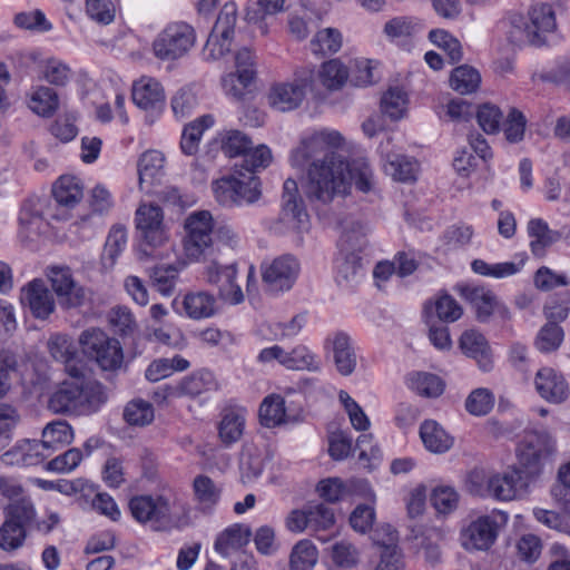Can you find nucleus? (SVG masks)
<instances>
[{"instance_id":"nucleus-1","label":"nucleus","mask_w":570,"mask_h":570,"mask_svg":"<svg viewBox=\"0 0 570 570\" xmlns=\"http://www.w3.org/2000/svg\"><path fill=\"white\" fill-rule=\"evenodd\" d=\"M344 138L337 130L323 129L303 139L291 154V165L304 169L303 188L312 204L328 205L351 194L352 185L362 193L374 186L373 170L364 159L350 163L337 153Z\"/></svg>"},{"instance_id":"nucleus-2","label":"nucleus","mask_w":570,"mask_h":570,"mask_svg":"<svg viewBox=\"0 0 570 570\" xmlns=\"http://www.w3.org/2000/svg\"><path fill=\"white\" fill-rule=\"evenodd\" d=\"M554 451V440L547 432L527 433L517 450L518 464L494 473L487 481L489 494L499 501L519 498L537 476L546 460Z\"/></svg>"},{"instance_id":"nucleus-3","label":"nucleus","mask_w":570,"mask_h":570,"mask_svg":"<svg viewBox=\"0 0 570 570\" xmlns=\"http://www.w3.org/2000/svg\"><path fill=\"white\" fill-rule=\"evenodd\" d=\"M261 183L257 176L245 174L234 166V173L224 176L213 184L216 200L226 207L250 205L261 197Z\"/></svg>"},{"instance_id":"nucleus-4","label":"nucleus","mask_w":570,"mask_h":570,"mask_svg":"<svg viewBox=\"0 0 570 570\" xmlns=\"http://www.w3.org/2000/svg\"><path fill=\"white\" fill-rule=\"evenodd\" d=\"M83 353L94 360L104 371H116L124 361L122 347L118 340L110 337L102 330L91 327L79 337Z\"/></svg>"},{"instance_id":"nucleus-5","label":"nucleus","mask_w":570,"mask_h":570,"mask_svg":"<svg viewBox=\"0 0 570 570\" xmlns=\"http://www.w3.org/2000/svg\"><path fill=\"white\" fill-rule=\"evenodd\" d=\"M213 216L208 210H197L188 215L184 224V252L189 261L198 262L213 255Z\"/></svg>"},{"instance_id":"nucleus-6","label":"nucleus","mask_w":570,"mask_h":570,"mask_svg":"<svg viewBox=\"0 0 570 570\" xmlns=\"http://www.w3.org/2000/svg\"><path fill=\"white\" fill-rule=\"evenodd\" d=\"M195 29L183 21L171 22L153 41V52L164 61L177 60L195 46Z\"/></svg>"},{"instance_id":"nucleus-7","label":"nucleus","mask_w":570,"mask_h":570,"mask_svg":"<svg viewBox=\"0 0 570 570\" xmlns=\"http://www.w3.org/2000/svg\"><path fill=\"white\" fill-rule=\"evenodd\" d=\"M204 271L203 276L206 283L216 286L220 299L237 305L244 302V293L236 283L237 264L235 262L227 263L220 257L207 256L203 258Z\"/></svg>"},{"instance_id":"nucleus-8","label":"nucleus","mask_w":570,"mask_h":570,"mask_svg":"<svg viewBox=\"0 0 570 570\" xmlns=\"http://www.w3.org/2000/svg\"><path fill=\"white\" fill-rule=\"evenodd\" d=\"M136 227L140 232L141 253L148 257L161 258L155 250L168 243V232L164 224V214L159 206L141 205L136 210Z\"/></svg>"},{"instance_id":"nucleus-9","label":"nucleus","mask_w":570,"mask_h":570,"mask_svg":"<svg viewBox=\"0 0 570 570\" xmlns=\"http://www.w3.org/2000/svg\"><path fill=\"white\" fill-rule=\"evenodd\" d=\"M33 504L26 499L12 502L6 509V520L0 527V548L11 552L23 546L26 527L33 520Z\"/></svg>"},{"instance_id":"nucleus-10","label":"nucleus","mask_w":570,"mask_h":570,"mask_svg":"<svg viewBox=\"0 0 570 570\" xmlns=\"http://www.w3.org/2000/svg\"><path fill=\"white\" fill-rule=\"evenodd\" d=\"M128 505L132 518L139 523L150 524L157 531L171 525L170 503L164 495H135Z\"/></svg>"},{"instance_id":"nucleus-11","label":"nucleus","mask_w":570,"mask_h":570,"mask_svg":"<svg viewBox=\"0 0 570 570\" xmlns=\"http://www.w3.org/2000/svg\"><path fill=\"white\" fill-rule=\"evenodd\" d=\"M46 276L61 308H78L85 304L87 299L86 288L73 278L70 267L49 266L46 269Z\"/></svg>"},{"instance_id":"nucleus-12","label":"nucleus","mask_w":570,"mask_h":570,"mask_svg":"<svg viewBox=\"0 0 570 570\" xmlns=\"http://www.w3.org/2000/svg\"><path fill=\"white\" fill-rule=\"evenodd\" d=\"M262 281L266 291L273 294L289 291L299 274V263L292 255H282L262 264Z\"/></svg>"},{"instance_id":"nucleus-13","label":"nucleus","mask_w":570,"mask_h":570,"mask_svg":"<svg viewBox=\"0 0 570 570\" xmlns=\"http://www.w3.org/2000/svg\"><path fill=\"white\" fill-rule=\"evenodd\" d=\"M90 391L100 394V384L98 382H63L51 395L49 407L56 413L75 411L83 405V397L88 399Z\"/></svg>"},{"instance_id":"nucleus-14","label":"nucleus","mask_w":570,"mask_h":570,"mask_svg":"<svg viewBox=\"0 0 570 570\" xmlns=\"http://www.w3.org/2000/svg\"><path fill=\"white\" fill-rule=\"evenodd\" d=\"M20 301L38 320H47L56 311L53 295L40 278H35L22 287Z\"/></svg>"},{"instance_id":"nucleus-15","label":"nucleus","mask_w":570,"mask_h":570,"mask_svg":"<svg viewBox=\"0 0 570 570\" xmlns=\"http://www.w3.org/2000/svg\"><path fill=\"white\" fill-rule=\"evenodd\" d=\"M216 387L214 375L210 371L202 370L185 376L175 385H167L161 390V399L189 397L196 399Z\"/></svg>"},{"instance_id":"nucleus-16","label":"nucleus","mask_w":570,"mask_h":570,"mask_svg":"<svg viewBox=\"0 0 570 570\" xmlns=\"http://www.w3.org/2000/svg\"><path fill=\"white\" fill-rule=\"evenodd\" d=\"M312 78V75L301 79H295L292 82H281L272 87L268 100L273 108L279 111H289L297 108L304 97L306 87Z\"/></svg>"},{"instance_id":"nucleus-17","label":"nucleus","mask_w":570,"mask_h":570,"mask_svg":"<svg viewBox=\"0 0 570 570\" xmlns=\"http://www.w3.org/2000/svg\"><path fill=\"white\" fill-rule=\"evenodd\" d=\"M498 535L497 522L489 515L471 522L462 532V544L468 550H487Z\"/></svg>"},{"instance_id":"nucleus-18","label":"nucleus","mask_w":570,"mask_h":570,"mask_svg":"<svg viewBox=\"0 0 570 570\" xmlns=\"http://www.w3.org/2000/svg\"><path fill=\"white\" fill-rule=\"evenodd\" d=\"M325 345L331 346L337 372L343 376L352 375L357 365V355L351 337L344 332H336L326 338Z\"/></svg>"},{"instance_id":"nucleus-19","label":"nucleus","mask_w":570,"mask_h":570,"mask_svg":"<svg viewBox=\"0 0 570 570\" xmlns=\"http://www.w3.org/2000/svg\"><path fill=\"white\" fill-rule=\"evenodd\" d=\"M534 384L539 395L550 403L559 404L568 399L569 385L566 379L551 367L539 370Z\"/></svg>"},{"instance_id":"nucleus-20","label":"nucleus","mask_w":570,"mask_h":570,"mask_svg":"<svg viewBox=\"0 0 570 570\" xmlns=\"http://www.w3.org/2000/svg\"><path fill=\"white\" fill-rule=\"evenodd\" d=\"M132 101L140 109L159 112L165 105V94L160 82L150 77H141L134 82Z\"/></svg>"},{"instance_id":"nucleus-21","label":"nucleus","mask_w":570,"mask_h":570,"mask_svg":"<svg viewBox=\"0 0 570 570\" xmlns=\"http://www.w3.org/2000/svg\"><path fill=\"white\" fill-rule=\"evenodd\" d=\"M47 458L48 453L42 452L37 440L24 439L6 451L0 460L9 466H33L42 463Z\"/></svg>"},{"instance_id":"nucleus-22","label":"nucleus","mask_w":570,"mask_h":570,"mask_svg":"<svg viewBox=\"0 0 570 570\" xmlns=\"http://www.w3.org/2000/svg\"><path fill=\"white\" fill-rule=\"evenodd\" d=\"M282 213L297 228H304L308 222V214L299 195L297 183L292 178L286 179L283 184Z\"/></svg>"},{"instance_id":"nucleus-23","label":"nucleus","mask_w":570,"mask_h":570,"mask_svg":"<svg viewBox=\"0 0 570 570\" xmlns=\"http://www.w3.org/2000/svg\"><path fill=\"white\" fill-rule=\"evenodd\" d=\"M460 293L462 297L473 306L480 322L488 321L495 309L505 312V308L500 305L497 296L488 288L464 285L460 287Z\"/></svg>"},{"instance_id":"nucleus-24","label":"nucleus","mask_w":570,"mask_h":570,"mask_svg":"<svg viewBox=\"0 0 570 570\" xmlns=\"http://www.w3.org/2000/svg\"><path fill=\"white\" fill-rule=\"evenodd\" d=\"M52 196L57 206L62 209L61 214H55L57 219L67 218L66 210L73 208L82 198V187L73 176H61L52 187Z\"/></svg>"},{"instance_id":"nucleus-25","label":"nucleus","mask_w":570,"mask_h":570,"mask_svg":"<svg viewBox=\"0 0 570 570\" xmlns=\"http://www.w3.org/2000/svg\"><path fill=\"white\" fill-rule=\"evenodd\" d=\"M460 348L462 352L476 361L479 368L489 372L493 367L491 348L485 337L474 331H465L460 338Z\"/></svg>"},{"instance_id":"nucleus-26","label":"nucleus","mask_w":570,"mask_h":570,"mask_svg":"<svg viewBox=\"0 0 570 570\" xmlns=\"http://www.w3.org/2000/svg\"><path fill=\"white\" fill-rule=\"evenodd\" d=\"M527 232L530 237V250L539 258L547 254V249L562 238L559 230L551 229L542 218H532L529 220Z\"/></svg>"},{"instance_id":"nucleus-27","label":"nucleus","mask_w":570,"mask_h":570,"mask_svg":"<svg viewBox=\"0 0 570 570\" xmlns=\"http://www.w3.org/2000/svg\"><path fill=\"white\" fill-rule=\"evenodd\" d=\"M73 440V431L67 421L57 420L48 423L38 441L43 453H48V458L57 450L69 445Z\"/></svg>"},{"instance_id":"nucleus-28","label":"nucleus","mask_w":570,"mask_h":570,"mask_svg":"<svg viewBox=\"0 0 570 570\" xmlns=\"http://www.w3.org/2000/svg\"><path fill=\"white\" fill-rule=\"evenodd\" d=\"M420 438L425 449L436 454L448 452L454 444V438L434 420H425L421 424Z\"/></svg>"},{"instance_id":"nucleus-29","label":"nucleus","mask_w":570,"mask_h":570,"mask_svg":"<svg viewBox=\"0 0 570 570\" xmlns=\"http://www.w3.org/2000/svg\"><path fill=\"white\" fill-rule=\"evenodd\" d=\"M246 422L244 409L229 407L222 413L218 425V435L225 445L236 443L243 435Z\"/></svg>"},{"instance_id":"nucleus-30","label":"nucleus","mask_w":570,"mask_h":570,"mask_svg":"<svg viewBox=\"0 0 570 570\" xmlns=\"http://www.w3.org/2000/svg\"><path fill=\"white\" fill-rule=\"evenodd\" d=\"M360 561V552L348 541H338L328 548L325 561L327 570H353Z\"/></svg>"},{"instance_id":"nucleus-31","label":"nucleus","mask_w":570,"mask_h":570,"mask_svg":"<svg viewBox=\"0 0 570 570\" xmlns=\"http://www.w3.org/2000/svg\"><path fill=\"white\" fill-rule=\"evenodd\" d=\"M406 386L422 397H439L445 384L440 376L429 372H411L405 379Z\"/></svg>"},{"instance_id":"nucleus-32","label":"nucleus","mask_w":570,"mask_h":570,"mask_svg":"<svg viewBox=\"0 0 570 570\" xmlns=\"http://www.w3.org/2000/svg\"><path fill=\"white\" fill-rule=\"evenodd\" d=\"M181 305L186 316L191 320L209 318L216 313V298L207 292L187 293Z\"/></svg>"},{"instance_id":"nucleus-33","label":"nucleus","mask_w":570,"mask_h":570,"mask_svg":"<svg viewBox=\"0 0 570 570\" xmlns=\"http://www.w3.org/2000/svg\"><path fill=\"white\" fill-rule=\"evenodd\" d=\"M259 421L268 429L292 422L286 412L284 397L278 394L266 396L259 406Z\"/></svg>"},{"instance_id":"nucleus-34","label":"nucleus","mask_w":570,"mask_h":570,"mask_svg":"<svg viewBox=\"0 0 570 570\" xmlns=\"http://www.w3.org/2000/svg\"><path fill=\"white\" fill-rule=\"evenodd\" d=\"M252 532L248 527L243 524H234L224 530L215 541V550L228 556L232 551L238 550L249 542Z\"/></svg>"},{"instance_id":"nucleus-35","label":"nucleus","mask_w":570,"mask_h":570,"mask_svg":"<svg viewBox=\"0 0 570 570\" xmlns=\"http://www.w3.org/2000/svg\"><path fill=\"white\" fill-rule=\"evenodd\" d=\"M335 278L340 285L356 283L362 276L363 268L361 257L357 253L342 252L335 261Z\"/></svg>"},{"instance_id":"nucleus-36","label":"nucleus","mask_w":570,"mask_h":570,"mask_svg":"<svg viewBox=\"0 0 570 570\" xmlns=\"http://www.w3.org/2000/svg\"><path fill=\"white\" fill-rule=\"evenodd\" d=\"M215 120L212 115H204L185 126L180 140V148L186 155H195L198 150L200 138L206 129L213 127Z\"/></svg>"},{"instance_id":"nucleus-37","label":"nucleus","mask_w":570,"mask_h":570,"mask_svg":"<svg viewBox=\"0 0 570 570\" xmlns=\"http://www.w3.org/2000/svg\"><path fill=\"white\" fill-rule=\"evenodd\" d=\"M508 39L511 43L517 46L522 45H540L541 38L535 37L534 31L531 29L527 17L520 13H512L509 17V30L507 32Z\"/></svg>"},{"instance_id":"nucleus-38","label":"nucleus","mask_w":570,"mask_h":570,"mask_svg":"<svg viewBox=\"0 0 570 570\" xmlns=\"http://www.w3.org/2000/svg\"><path fill=\"white\" fill-rule=\"evenodd\" d=\"M535 37L540 33L551 32L556 29V14L549 3H538L531 7L527 17Z\"/></svg>"},{"instance_id":"nucleus-39","label":"nucleus","mask_w":570,"mask_h":570,"mask_svg":"<svg viewBox=\"0 0 570 570\" xmlns=\"http://www.w3.org/2000/svg\"><path fill=\"white\" fill-rule=\"evenodd\" d=\"M318 560L316 547L309 540L298 541L289 556V570H312Z\"/></svg>"},{"instance_id":"nucleus-40","label":"nucleus","mask_w":570,"mask_h":570,"mask_svg":"<svg viewBox=\"0 0 570 570\" xmlns=\"http://www.w3.org/2000/svg\"><path fill=\"white\" fill-rule=\"evenodd\" d=\"M481 83L480 72L468 65L456 67L451 75L450 85L453 90L461 95L476 91Z\"/></svg>"},{"instance_id":"nucleus-41","label":"nucleus","mask_w":570,"mask_h":570,"mask_svg":"<svg viewBox=\"0 0 570 570\" xmlns=\"http://www.w3.org/2000/svg\"><path fill=\"white\" fill-rule=\"evenodd\" d=\"M343 43L342 33L335 28L320 30L311 40L309 47L314 55L326 56L336 53Z\"/></svg>"},{"instance_id":"nucleus-42","label":"nucleus","mask_w":570,"mask_h":570,"mask_svg":"<svg viewBox=\"0 0 570 570\" xmlns=\"http://www.w3.org/2000/svg\"><path fill=\"white\" fill-rule=\"evenodd\" d=\"M286 370L318 372L321 364L318 357L307 346L298 344L288 351Z\"/></svg>"},{"instance_id":"nucleus-43","label":"nucleus","mask_w":570,"mask_h":570,"mask_svg":"<svg viewBox=\"0 0 570 570\" xmlns=\"http://www.w3.org/2000/svg\"><path fill=\"white\" fill-rule=\"evenodd\" d=\"M284 1L285 0H257V2L247 6L245 19L249 23L258 24L262 33H265L266 27L263 24L265 17L281 12L284 8Z\"/></svg>"},{"instance_id":"nucleus-44","label":"nucleus","mask_w":570,"mask_h":570,"mask_svg":"<svg viewBox=\"0 0 570 570\" xmlns=\"http://www.w3.org/2000/svg\"><path fill=\"white\" fill-rule=\"evenodd\" d=\"M348 69L338 60L331 59L322 65L318 77L330 90L340 89L348 79Z\"/></svg>"},{"instance_id":"nucleus-45","label":"nucleus","mask_w":570,"mask_h":570,"mask_svg":"<svg viewBox=\"0 0 570 570\" xmlns=\"http://www.w3.org/2000/svg\"><path fill=\"white\" fill-rule=\"evenodd\" d=\"M58 105L59 99L56 91L45 86L38 87L30 96V109L43 117L51 116Z\"/></svg>"},{"instance_id":"nucleus-46","label":"nucleus","mask_w":570,"mask_h":570,"mask_svg":"<svg viewBox=\"0 0 570 570\" xmlns=\"http://www.w3.org/2000/svg\"><path fill=\"white\" fill-rule=\"evenodd\" d=\"M494 394L485 387L473 390L465 400V410L474 416L489 414L494 406Z\"/></svg>"},{"instance_id":"nucleus-47","label":"nucleus","mask_w":570,"mask_h":570,"mask_svg":"<svg viewBox=\"0 0 570 570\" xmlns=\"http://www.w3.org/2000/svg\"><path fill=\"white\" fill-rule=\"evenodd\" d=\"M193 487L195 498L203 507V509H212L218 502L220 497V489L209 476H196Z\"/></svg>"},{"instance_id":"nucleus-48","label":"nucleus","mask_w":570,"mask_h":570,"mask_svg":"<svg viewBox=\"0 0 570 570\" xmlns=\"http://www.w3.org/2000/svg\"><path fill=\"white\" fill-rule=\"evenodd\" d=\"M255 76V69H242L240 72H230L223 77L222 85L227 96L240 99L246 88L250 85Z\"/></svg>"},{"instance_id":"nucleus-49","label":"nucleus","mask_w":570,"mask_h":570,"mask_svg":"<svg viewBox=\"0 0 570 570\" xmlns=\"http://www.w3.org/2000/svg\"><path fill=\"white\" fill-rule=\"evenodd\" d=\"M522 265V263L515 264L513 262L489 264L483 259H474L471 264V268L474 273L482 276L503 278L517 274Z\"/></svg>"},{"instance_id":"nucleus-50","label":"nucleus","mask_w":570,"mask_h":570,"mask_svg":"<svg viewBox=\"0 0 570 570\" xmlns=\"http://www.w3.org/2000/svg\"><path fill=\"white\" fill-rule=\"evenodd\" d=\"M366 227L355 222L348 228H345L340 238V249L344 253H360L366 246Z\"/></svg>"},{"instance_id":"nucleus-51","label":"nucleus","mask_w":570,"mask_h":570,"mask_svg":"<svg viewBox=\"0 0 570 570\" xmlns=\"http://www.w3.org/2000/svg\"><path fill=\"white\" fill-rule=\"evenodd\" d=\"M253 145L250 138L239 130H228L222 135L220 147L227 157L243 156Z\"/></svg>"},{"instance_id":"nucleus-52","label":"nucleus","mask_w":570,"mask_h":570,"mask_svg":"<svg viewBox=\"0 0 570 570\" xmlns=\"http://www.w3.org/2000/svg\"><path fill=\"white\" fill-rule=\"evenodd\" d=\"M124 419L130 425H148L154 420V407L147 401L134 400L126 405Z\"/></svg>"},{"instance_id":"nucleus-53","label":"nucleus","mask_w":570,"mask_h":570,"mask_svg":"<svg viewBox=\"0 0 570 570\" xmlns=\"http://www.w3.org/2000/svg\"><path fill=\"white\" fill-rule=\"evenodd\" d=\"M272 161V151L265 145H259L256 148H249L242 159V164L238 165V169H242L245 174L255 175V171L261 168H266Z\"/></svg>"},{"instance_id":"nucleus-54","label":"nucleus","mask_w":570,"mask_h":570,"mask_svg":"<svg viewBox=\"0 0 570 570\" xmlns=\"http://www.w3.org/2000/svg\"><path fill=\"white\" fill-rule=\"evenodd\" d=\"M384 169L399 181L406 183L415 179V163L402 155L389 156Z\"/></svg>"},{"instance_id":"nucleus-55","label":"nucleus","mask_w":570,"mask_h":570,"mask_svg":"<svg viewBox=\"0 0 570 570\" xmlns=\"http://www.w3.org/2000/svg\"><path fill=\"white\" fill-rule=\"evenodd\" d=\"M406 101V94L401 88H391L382 97V112L391 119L397 120L404 115Z\"/></svg>"},{"instance_id":"nucleus-56","label":"nucleus","mask_w":570,"mask_h":570,"mask_svg":"<svg viewBox=\"0 0 570 570\" xmlns=\"http://www.w3.org/2000/svg\"><path fill=\"white\" fill-rule=\"evenodd\" d=\"M563 336L561 326L556 323H547L538 333L535 346L543 353L553 352L560 347Z\"/></svg>"},{"instance_id":"nucleus-57","label":"nucleus","mask_w":570,"mask_h":570,"mask_svg":"<svg viewBox=\"0 0 570 570\" xmlns=\"http://www.w3.org/2000/svg\"><path fill=\"white\" fill-rule=\"evenodd\" d=\"M41 75L42 78L51 85L65 86L70 81L72 70L67 63L52 58L45 62Z\"/></svg>"},{"instance_id":"nucleus-58","label":"nucleus","mask_w":570,"mask_h":570,"mask_svg":"<svg viewBox=\"0 0 570 570\" xmlns=\"http://www.w3.org/2000/svg\"><path fill=\"white\" fill-rule=\"evenodd\" d=\"M429 39L435 46L442 48L449 56L451 62H456L462 58V48L458 39L443 29H434L429 33Z\"/></svg>"},{"instance_id":"nucleus-59","label":"nucleus","mask_w":570,"mask_h":570,"mask_svg":"<svg viewBox=\"0 0 570 570\" xmlns=\"http://www.w3.org/2000/svg\"><path fill=\"white\" fill-rule=\"evenodd\" d=\"M236 21L237 7L234 2H227L219 11L217 20L213 27L212 33L220 35L222 38L224 39H233Z\"/></svg>"},{"instance_id":"nucleus-60","label":"nucleus","mask_w":570,"mask_h":570,"mask_svg":"<svg viewBox=\"0 0 570 570\" xmlns=\"http://www.w3.org/2000/svg\"><path fill=\"white\" fill-rule=\"evenodd\" d=\"M86 13L99 24H109L114 21L116 8L112 0H86Z\"/></svg>"},{"instance_id":"nucleus-61","label":"nucleus","mask_w":570,"mask_h":570,"mask_svg":"<svg viewBox=\"0 0 570 570\" xmlns=\"http://www.w3.org/2000/svg\"><path fill=\"white\" fill-rule=\"evenodd\" d=\"M47 345L50 355L58 362H68L72 356H77L76 346L72 340L67 335H52Z\"/></svg>"},{"instance_id":"nucleus-62","label":"nucleus","mask_w":570,"mask_h":570,"mask_svg":"<svg viewBox=\"0 0 570 570\" xmlns=\"http://www.w3.org/2000/svg\"><path fill=\"white\" fill-rule=\"evenodd\" d=\"M309 530L317 533L327 531L334 527L335 517L331 508L320 503L308 507Z\"/></svg>"},{"instance_id":"nucleus-63","label":"nucleus","mask_w":570,"mask_h":570,"mask_svg":"<svg viewBox=\"0 0 570 570\" xmlns=\"http://www.w3.org/2000/svg\"><path fill=\"white\" fill-rule=\"evenodd\" d=\"M82 461V453L77 448H71L65 453L53 458L46 464V470L56 473H69Z\"/></svg>"},{"instance_id":"nucleus-64","label":"nucleus","mask_w":570,"mask_h":570,"mask_svg":"<svg viewBox=\"0 0 570 570\" xmlns=\"http://www.w3.org/2000/svg\"><path fill=\"white\" fill-rule=\"evenodd\" d=\"M127 245V230L124 226H114L107 237L105 248H104V258L110 261L112 265L117 257L122 253Z\"/></svg>"}]
</instances>
